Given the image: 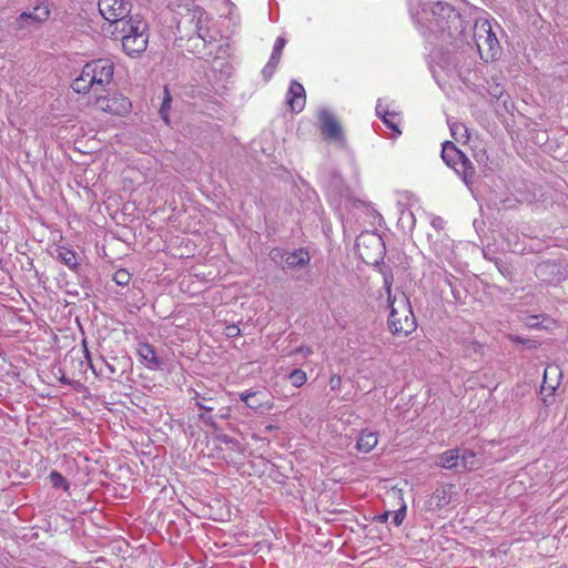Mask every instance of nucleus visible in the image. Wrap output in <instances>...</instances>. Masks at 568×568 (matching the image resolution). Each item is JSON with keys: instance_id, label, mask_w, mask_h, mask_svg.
<instances>
[{"instance_id": "nucleus-1", "label": "nucleus", "mask_w": 568, "mask_h": 568, "mask_svg": "<svg viewBox=\"0 0 568 568\" xmlns=\"http://www.w3.org/2000/svg\"><path fill=\"white\" fill-rule=\"evenodd\" d=\"M392 275H385L384 287L390 308L388 328L394 335L407 336L416 329V320L408 297L403 292L392 294Z\"/></svg>"}, {"instance_id": "nucleus-2", "label": "nucleus", "mask_w": 568, "mask_h": 568, "mask_svg": "<svg viewBox=\"0 0 568 568\" xmlns=\"http://www.w3.org/2000/svg\"><path fill=\"white\" fill-rule=\"evenodd\" d=\"M114 74V63L110 59H97L88 62L81 74L73 81L72 89L77 93H87L108 85Z\"/></svg>"}, {"instance_id": "nucleus-3", "label": "nucleus", "mask_w": 568, "mask_h": 568, "mask_svg": "<svg viewBox=\"0 0 568 568\" xmlns=\"http://www.w3.org/2000/svg\"><path fill=\"white\" fill-rule=\"evenodd\" d=\"M122 34L121 42L123 51L129 57L142 54L149 44V26L139 14L130 16L115 28Z\"/></svg>"}, {"instance_id": "nucleus-4", "label": "nucleus", "mask_w": 568, "mask_h": 568, "mask_svg": "<svg viewBox=\"0 0 568 568\" xmlns=\"http://www.w3.org/2000/svg\"><path fill=\"white\" fill-rule=\"evenodd\" d=\"M473 39L485 62L496 59L500 47L489 21L480 19L475 22Z\"/></svg>"}, {"instance_id": "nucleus-5", "label": "nucleus", "mask_w": 568, "mask_h": 568, "mask_svg": "<svg viewBox=\"0 0 568 568\" xmlns=\"http://www.w3.org/2000/svg\"><path fill=\"white\" fill-rule=\"evenodd\" d=\"M270 257L283 270H297L304 267L311 261L308 252L302 248L293 252H285L281 248H273L270 252Z\"/></svg>"}, {"instance_id": "nucleus-6", "label": "nucleus", "mask_w": 568, "mask_h": 568, "mask_svg": "<svg viewBox=\"0 0 568 568\" xmlns=\"http://www.w3.org/2000/svg\"><path fill=\"white\" fill-rule=\"evenodd\" d=\"M98 6L101 16L115 28L128 20L131 11V4L124 0H99Z\"/></svg>"}, {"instance_id": "nucleus-7", "label": "nucleus", "mask_w": 568, "mask_h": 568, "mask_svg": "<svg viewBox=\"0 0 568 568\" xmlns=\"http://www.w3.org/2000/svg\"><path fill=\"white\" fill-rule=\"evenodd\" d=\"M356 246L361 257L366 263H377L384 251V243L382 237L374 233L359 235L357 237Z\"/></svg>"}, {"instance_id": "nucleus-8", "label": "nucleus", "mask_w": 568, "mask_h": 568, "mask_svg": "<svg viewBox=\"0 0 568 568\" xmlns=\"http://www.w3.org/2000/svg\"><path fill=\"white\" fill-rule=\"evenodd\" d=\"M50 18V9L44 2L36 6L32 11L22 12L14 20V29L19 31H31L38 29Z\"/></svg>"}, {"instance_id": "nucleus-9", "label": "nucleus", "mask_w": 568, "mask_h": 568, "mask_svg": "<svg viewBox=\"0 0 568 568\" xmlns=\"http://www.w3.org/2000/svg\"><path fill=\"white\" fill-rule=\"evenodd\" d=\"M95 105L99 110L105 113L120 116H124L125 114H128L132 106L130 100L122 94L99 97L95 100Z\"/></svg>"}, {"instance_id": "nucleus-10", "label": "nucleus", "mask_w": 568, "mask_h": 568, "mask_svg": "<svg viewBox=\"0 0 568 568\" xmlns=\"http://www.w3.org/2000/svg\"><path fill=\"white\" fill-rule=\"evenodd\" d=\"M187 21L194 26L199 39L206 43H212L216 40V34L210 30V18L202 8L194 7L190 10Z\"/></svg>"}, {"instance_id": "nucleus-11", "label": "nucleus", "mask_w": 568, "mask_h": 568, "mask_svg": "<svg viewBox=\"0 0 568 568\" xmlns=\"http://www.w3.org/2000/svg\"><path fill=\"white\" fill-rule=\"evenodd\" d=\"M320 130L322 134L334 142L345 143L344 133L339 121L326 109L318 113Z\"/></svg>"}, {"instance_id": "nucleus-12", "label": "nucleus", "mask_w": 568, "mask_h": 568, "mask_svg": "<svg viewBox=\"0 0 568 568\" xmlns=\"http://www.w3.org/2000/svg\"><path fill=\"white\" fill-rule=\"evenodd\" d=\"M306 103V94L304 87L297 82L292 81L286 93V104L294 113H300Z\"/></svg>"}, {"instance_id": "nucleus-13", "label": "nucleus", "mask_w": 568, "mask_h": 568, "mask_svg": "<svg viewBox=\"0 0 568 568\" xmlns=\"http://www.w3.org/2000/svg\"><path fill=\"white\" fill-rule=\"evenodd\" d=\"M240 398L251 409L266 408L271 409L273 403L267 399V395L261 390H245L240 394Z\"/></svg>"}, {"instance_id": "nucleus-14", "label": "nucleus", "mask_w": 568, "mask_h": 568, "mask_svg": "<svg viewBox=\"0 0 568 568\" xmlns=\"http://www.w3.org/2000/svg\"><path fill=\"white\" fill-rule=\"evenodd\" d=\"M138 355L141 359V362L149 368V369H160L162 366V361L156 356L155 349L152 345L148 343L140 344L138 347Z\"/></svg>"}, {"instance_id": "nucleus-15", "label": "nucleus", "mask_w": 568, "mask_h": 568, "mask_svg": "<svg viewBox=\"0 0 568 568\" xmlns=\"http://www.w3.org/2000/svg\"><path fill=\"white\" fill-rule=\"evenodd\" d=\"M84 355L90 368L95 375H103L108 378H111V376L115 374V367L108 363L106 361H104L103 358H100L97 363H94L85 345Z\"/></svg>"}, {"instance_id": "nucleus-16", "label": "nucleus", "mask_w": 568, "mask_h": 568, "mask_svg": "<svg viewBox=\"0 0 568 568\" xmlns=\"http://www.w3.org/2000/svg\"><path fill=\"white\" fill-rule=\"evenodd\" d=\"M452 169L463 179L465 184L469 185L473 183V179L475 175V168L471 161L463 154L462 159L456 162Z\"/></svg>"}, {"instance_id": "nucleus-17", "label": "nucleus", "mask_w": 568, "mask_h": 568, "mask_svg": "<svg viewBox=\"0 0 568 568\" xmlns=\"http://www.w3.org/2000/svg\"><path fill=\"white\" fill-rule=\"evenodd\" d=\"M53 256L72 271H75L79 266L75 252L67 246H58Z\"/></svg>"}, {"instance_id": "nucleus-18", "label": "nucleus", "mask_w": 568, "mask_h": 568, "mask_svg": "<svg viewBox=\"0 0 568 568\" xmlns=\"http://www.w3.org/2000/svg\"><path fill=\"white\" fill-rule=\"evenodd\" d=\"M378 443V436L376 432L363 430L356 442V447L359 452L369 453L376 447Z\"/></svg>"}, {"instance_id": "nucleus-19", "label": "nucleus", "mask_w": 568, "mask_h": 568, "mask_svg": "<svg viewBox=\"0 0 568 568\" xmlns=\"http://www.w3.org/2000/svg\"><path fill=\"white\" fill-rule=\"evenodd\" d=\"M463 154L453 142L446 141L443 143L442 159L448 166L453 168L456 165V162L462 159Z\"/></svg>"}, {"instance_id": "nucleus-20", "label": "nucleus", "mask_w": 568, "mask_h": 568, "mask_svg": "<svg viewBox=\"0 0 568 568\" xmlns=\"http://www.w3.org/2000/svg\"><path fill=\"white\" fill-rule=\"evenodd\" d=\"M439 466L446 469L460 468V449H449L439 457Z\"/></svg>"}, {"instance_id": "nucleus-21", "label": "nucleus", "mask_w": 568, "mask_h": 568, "mask_svg": "<svg viewBox=\"0 0 568 568\" xmlns=\"http://www.w3.org/2000/svg\"><path fill=\"white\" fill-rule=\"evenodd\" d=\"M430 13L434 18L438 17L436 19V24L440 27V19H448L452 16H455L454 9L444 2H436L432 6Z\"/></svg>"}, {"instance_id": "nucleus-22", "label": "nucleus", "mask_w": 568, "mask_h": 568, "mask_svg": "<svg viewBox=\"0 0 568 568\" xmlns=\"http://www.w3.org/2000/svg\"><path fill=\"white\" fill-rule=\"evenodd\" d=\"M479 467V460L476 454L468 449H460V468L466 470H474Z\"/></svg>"}, {"instance_id": "nucleus-23", "label": "nucleus", "mask_w": 568, "mask_h": 568, "mask_svg": "<svg viewBox=\"0 0 568 568\" xmlns=\"http://www.w3.org/2000/svg\"><path fill=\"white\" fill-rule=\"evenodd\" d=\"M448 125L450 129V133L456 141H467L468 140V138H469L468 130L465 124H463L460 122H456V121L453 122V121L448 120Z\"/></svg>"}, {"instance_id": "nucleus-24", "label": "nucleus", "mask_w": 568, "mask_h": 568, "mask_svg": "<svg viewBox=\"0 0 568 568\" xmlns=\"http://www.w3.org/2000/svg\"><path fill=\"white\" fill-rule=\"evenodd\" d=\"M48 479L52 487L61 488L63 493H69V483L59 471L52 470Z\"/></svg>"}, {"instance_id": "nucleus-25", "label": "nucleus", "mask_w": 568, "mask_h": 568, "mask_svg": "<svg viewBox=\"0 0 568 568\" xmlns=\"http://www.w3.org/2000/svg\"><path fill=\"white\" fill-rule=\"evenodd\" d=\"M186 500H187V503L183 504L184 507L187 510L195 514L197 517H212L211 513L207 511L204 506L200 507V506H202V503L199 499L192 498V499H186Z\"/></svg>"}, {"instance_id": "nucleus-26", "label": "nucleus", "mask_w": 568, "mask_h": 568, "mask_svg": "<svg viewBox=\"0 0 568 568\" xmlns=\"http://www.w3.org/2000/svg\"><path fill=\"white\" fill-rule=\"evenodd\" d=\"M192 399L200 409H203L205 412L214 410V406L210 405V403L213 402V398L211 396H207L206 394H201L199 392H194Z\"/></svg>"}, {"instance_id": "nucleus-27", "label": "nucleus", "mask_w": 568, "mask_h": 568, "mask_svg": "<svg viewBox=\"0 0 568 568\" xmlns=\"http://www.w3.org/2000/svg\"><path fill=\"white\" fill-rule=\"evenodd\" d=\"M288 378L291 384L295 387L303 386L307 381L306 373L302 369H294L293 372H291Z\"/></svg>"}, {"instance_id": "nucleus-28", "label": "nucleus", "mask_w": 568, "mask_h": 568, "mask_svg": "<svg viewBox=\"0 0 568 568\" xmlns=\"http://www.w3.org/2000/svg\"><path fill=\"white\" fill-rule=\"evenodd\" d=\"M286 41L284 38L278 37L274 43L273 51L270 58V61L278 63L281 60L282 51L284 49Z\"/></svg>"}, {"instance_id": "nucleus-29", "label": "nucleus", "mask_w": 568, "mask_h": 568, "mask_svg": "<svg viewBox=\"0 0 568 568\" xmlns=\"http://www.w3.org/2000/svg\"><path fill=\"white\" fill-rule=\"evenodd\" d=\"M171 101H172V98L169 93V90H168V88H164V97H163V101H162V104L160 108V114H161L163 121L166 123H169L168 111L171 108Z\"/></svg>"}, {"instance_id": "nucleus-30", "label": "nucleus", "mask_w": 568, "mask_h": 568, "mask_svg": "<svg viewBox=\"0 0 568 568\" xmlns=\"http://www.w3.org/2000/svg\"><path fill=\"white\" fill-rule=\"evenodd\" d=\"M400 484L393 485L390 480H386L384 483V488L387 489V493L392 495V497H402L405 494L404 487H407V483H403V487H399Z\"/></svg>"}, {"instance_id": "nucleus-31", "label": "nucleus", "mask_w": 568, "mask_h": 568, "mask_svg": "<svg viewBox=\"0 0 568 568\" xmlns=\"http://www.w3.org/2000/svg\"><path fill=\"white\" fill-rule=\"evenodd\" d=\"M328 501H329V499H320V503L315 504L316 510L318 513H324L323 517L325 520H331L329 516L339 511L337 508H333V510H328L326 507V504Z\"/></svg>"}, {"instance_id": "nucleus-32", "label": "nucleus", "mask_w": 568, "mask_h": 568, "mask_svg": "<svg viewBox=\"0 0 568 568\" xmlns=\"http://www.w3.org/2000/svg\"><path fill=\"white\" fill-rule=\"evenodd\" d=\"M130 278L131 275L126 270H118L113 275L114 282L120 286L126 285L130 282Z\"/></svg>"}, {"instance_id": "nucleus-33", "label": "nucleus", "mask_w": 568, "mask_h": 568, "mask_svg": "<svg viewBox=\"0 0 568 568\" xmlns=\"http://www.w3.org/2000/svg\"><path fill=\"white\" fill-rule=\"evenodd\" d=\"M405 514H406V506L405 505H400V507L395 510V511H392V520L394 523L395 526H399L404 518H405Z\"/></svg>"}, {"instance_id": "nucleus-34", "label": "nucleus", "mask_w": 568, "mask_h": 568, "mask_svg": "<svg viewBox=\"0 0 568 568\" xmlns=\"http://www.w3.org/2000/svg\"><path fill=\"white\" fill-rule=\"evenodd\" d=\"M278 63L276 62H273V61H270L267 62V64L264 67V69L262 70V73H263V77L265 79H271V77L274 74L275 72V69L277 67Z\"/></svg>"}, {"instance_id": "nucleus-35", "label": "nucleus", "mask_w": 568, "mask_h": 568, "mask_svg": "<svg viewBox=\"0 0 568 568\" xmlns=\"http://www.w3.org/2000/svg\"><path fill=\"white\" fill-rule=\"evenodd\" d=\"M278 63L276 62H273V61H270L267 62V64L264 67V69L262 70V73H263V77L265 79H271V77L274 74L275 72V69L277 67Z\"/></svg>"}, {"instance_id": "nucleus-36", "label": "nucleus", "mask_w": 568, "mask_h": 568, "mask_svg": "<svg viewBox=\"0 0 568 568\" xmlns=\"http://www.w3.org/2000/svg\"><path fill=\"white\" fill-rule=\"evenodd\" d=\"M376 114L382 119H385L387 115H392V113H389L388 110L383 105L382 100H378L377 102Z\"/></svg>"}, {"instance_id": "nucleus-37", "label": "nucleus", "mask_w": 568, "mask_h": 568, "mask_svg": "<svg viewBox=\"0 0 568 568\" xmlns=\"http://www.w3.org/2000/svg\"><path fill=\"white\" fill-rule=\"evenodd\" d=\"M341 385H342V378L339 375H332V377L329 378V386H331V389L332 390H336V389H339L341 388Z\"/></svg>"}, {"instance_id": "nucleus-38", "label": "nucleus", "mask_w": 568, "mask_h": 568, "mask_svg": "<svg viewBox=\"0 0 568 568\" xmlns=\"http://www.w3.org/2000/svg\"><path fill=\"white\" fill-rule=\"evenodd\" d=\"M430 223H432V226L437 229V230H442L444 227V224H445L444 220L440 216H434L432 219Z\"/></svg>"}, {"instance_id": "nucleus-39", "label": "nucleus", "mask_w": 568, "mask_h": 568, "mask_svg": "<svg viewBox=\"0 0 568 568\" xmlns=\"http://www.w3.org/2000/svg\"><path fill=\"white\" fill-rule=\"evenodd\" d=\"M510 338H511L514 342L527 344L529 347H532V346H534V342H532V341H530V339H523V338H521V337H519V336H511Z\"/></svg>"}, {"instance_id": "nucleus-40", "label": "nucleus", "mask_w": 568, "mask_h": 568, "mask_svg": "<svg viewBox=\"0 0 568 568\" xmlns=\"http://www.w3.org/2000/svg\"><path fill=\"white\" fill-rule=\"evenodd\" d=\"M383 121H384V123H385L388 128H390L392 130H394V131H396L397 133H399V130H398L397 125H396L394 122H392L387 116H385V119H383Z\"/></svg>"}, {"instance_id": "nucleus-41", "label": "nucleus", "mask_w": 568, "mask_h": 568, "mask_svg": "<svg viewBox=\"0 0 568 568\" xmlns=\"http://www.w3.org/2000/svg\"><path fill=\"white\" fill-rule=\"evenodd\" d=\"M392 511H384L377 518L382 523H386L390 518Z\"/></svg>"}, {"instance_id": "nucleus-42", "label": "nucleus", "mask_w": 568, "mask_h": 568, "mask_svg": "<svg viewBox=\"0 0 568 568\" xmlns=\"http://www.w3.org/2000/svg\"><path fill=\"white\" fill-rule=\"evenodd\" d=\"M297 352H303V353H305V355H308L312 353L310 347H301L297 349Z\"/></svg>"}, {"instance_id": "nucleus-43", "label": "nucleus", "mask_w": 568, "mask_h": 568, "mask_svg": "<svg viewBox=\"0 0 568 568\" xmlns=\"http://www.w3.org/2000/svg\"><path fill=\"white\" fill-rule=\"evenodd\" d=\"M412 1H413V0H409L410 13H412V16H413V17H415V16H417V14H418V12H414V9H413V7H412Z\"/></svg>"}, {"instance_id": "nucleus-44", "label": "nucleus", "mask_w": 568, "mask_h": 568, "mask_svg": "<svg viewBox=\"0 0 568 568\" xmlns=\"http://www.w3.org/2000/svg\"><path fill=\"white\" fill-rule=\"evenodd\" d=\"M200 418H201V419H203V420H205V422H207V419L204 417V415H203V414H202V415H200Z\"/></svg>"}]
</instances>
